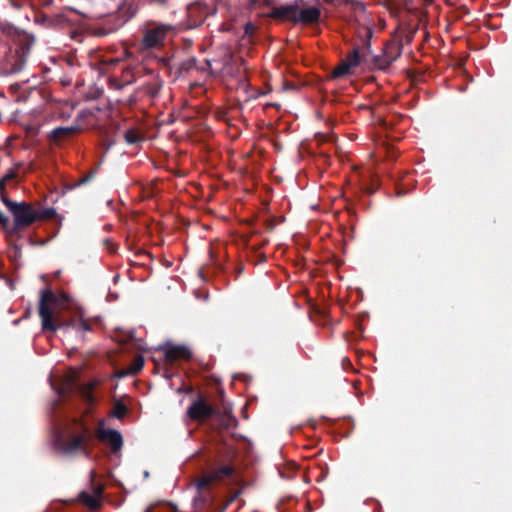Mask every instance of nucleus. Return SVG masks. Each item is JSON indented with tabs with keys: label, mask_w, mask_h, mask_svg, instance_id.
<instances>
[{
	"label": "nucleus",
	"mask_w": 512,
	"mask_h": 512,
	"mask_svg": "<svg viewBox=\"0 0 512 512\" xmlns=\"http://www.w3.org/2000/svg\"><path fill=\"white\" fill-rule=\"evenodd\" d=\"M371 34H372L371 29H370L369 27H366V28H365V31H364V35H365V37H366V38H370V37H371Z\"/></svg>",
	"instance_id": "31"
},
{
	"label": "nucleus",
	"mask_w": 512,
	"mask_h": 512,
	"mask_svg": "<svg viewBox=\"0 0 512 512\" xmlns=\"http://www.w3.org/2000/svg\"><path fill=\"white\" fill-rule=\"evenodd\" d=\"M39 316L43 331L56 332L58 329L92 331V325L99 318H88L81 307L69 303L66 293L57 295L47 288L40 292Z\"/></svg>",
	"instance_id": "1"
},
{
	"label": "nucleus",
	"mask_w": 512,
	"mask_h": 512,
	"mask_svg": "<svg viewBox=\"0 0 512 512\" xmlns=\"http://www.w3.org/2000/svg\"><path fill=\"white\" fill-rule=\"evenodd\" d=\"M217 413V408L210 405L203 395H199L188 407L187 416L190 420L204 423Z\"/></svg>",
	"instance_id": "7"
},
{
	"label": "nucleus",
	"mask_w": 512,
	"mask_h": 512,
	"mask_svg": "<svg viewBox=\"0 0 512 512\" xmlns=\"http://www.w3.org/2000/svg\"><path fill=\"white\" fill-rule=\"evenodd\" d=\"M6 183H7V182H6V181H4V179H3V178H1V179H0V199H1V201H2V202H3V197H7V196L5 195V192H4V191H5Z\"/></svg>",
	"instance_id": "24"
},
{
	"label": "nucleus",
	"mask_w": 512,
	"mask_h": 512,
	"mask_svg": "<svg viewBox=\"0 0 512 512\" xmlns=\"http://www.w3.org/2000/svg\"><path fill=\"white\" fill-rule=\"evenodd\" d=\"M97 167L89 171L87 174L76 180L73 184H69L66 187L68 189H74L76 187L82 186L90 182L97 174Z\"/></svg>",
	"instance_id": "16"
},
{
	"label": "nucleus",
	"mask_w": 512,
	"mask_h": 512,
	"mask_svg": "<svg viewBox=\"0 0 512 512\" xmlns=\"http://www.w3.org/2000/svg\"><path fill=\"white\" fill-rule=\"evenodd\" d=\"M209 15V8L205 2L196 1L187 7V20L190 27L201 25Z\"/></svg>",
	"instance_id": "11"
},
{
	"label": "nucleus",
	"mask_w": 512,
	"mask_h": 512,
	"mask_svg": "<svg viewBox=\"0 0 512 512\" xmlns=\"http://www.w3.org/2000/svg\"><path fill=\"white\" fill-rule=\"evenodd\" d=\"M234 454L227 452L225 456L215 459L207 473L197 480L196 486L199 492L211 489L214 485L225 483L226 480L234 479L236 469L233 464Z\"/></svg>",
	"instance_id": "3"
},
{
	"label": "nucleus",
	"mask_w": 512,
	"mask_h": 512,
	"mask_svg": "<svg viewBox=\"0 0 512 512\" xmlns=\"http://www.w3.org/2000/svg\"><path fill=\"white\" fill-rule=\"evenodd\" d=\"M55 208L36 209V221L52 219L56 215Z\"/></svg>",
	"instance_id": "18"
},
{
	"label": "nucleus",
	"mask_w": 512,
	"mask_h": 512,
	"mask_svg": "<svg viewBox=\"0 0 512 512\" xmlns=\"http://www.w3.org/2000/svg\"><path fill=\"white\" fill-rule=\"evenodd\" d=\"M353 7H354V12H355L356 10L364 11V9H365V7H364L363 3L355 2V1H354V4H353Z\"/></svg>",
	"instance_id": "27"
},
{
	"label": "nucleus",
	"mask_w": 512,
	"mask_h": 512,
	"mask_svg": "<svg viewBox=\"0 0 512 512\" xmlns=\"http://www.w3.org/2000/svg\"><path fill=\"white\" fill-rule=\"evenodd\" d=\"M78 131L77 126L57 127L49 135L50 142L59 145L61 142L69 139Z\"/></svg>",
	"instance_id": "14"
},
{
	"label": "nucleus",
	"mask_w": 512,
	"mask_h": 512,
	"mask_svg": "<svg viewBox=\"0 0 512 512\" xmlns=\"http://www.w3.org/2000/svg\"><path fill=\"white\" fill-rule=\"evenodd\" d=\"M28 53L29 48L23 47L20 50H16L14 53H11L6 59L4 66L5 72L8 74L21 72L26 64Z\"/></svg>",
	"instance_id": "12"
},
{
	"label": "nucleus",
	"mask_w": 512,
	"mask_h": 512,
	"mask_svg": "<svg viewBox=\"0 0 512 512\" xmlns=\"http://www.w3.org/2000/svg\"><path fill=\"white\" fill-rule=\"evenodd\" d=\"M124 73H125V76H124L125 77V80H124L125 84H130V83L134 82L133 76H131V78H128V74L130 73L129 69H127Z\"/></svg>",
	"instance_id": "26"
},
{
	"label": "nucleus",
	"mask_w": 512,
	"mask_h": 512,
	"mask_svg": "<svg viewBox=\"0 0 512 512\" xmlns=\"http://www.w3.org/2000/svg\"><path fill=\"white\" fill-rule=\"evenodd\" d=\"M124 138L129 144H136L143 139L139 131L136 129L127 130L124 134Z\"/></svg>",
	"instance_id": "19"
},
{
	"label": "nucleus",
	"mask_w": 512,
	"mask_h": 512,
	"mask_svg": "<svg viewBox=\"0 0 512 512\" xmlns=\"http://www.w3.org/2000/svg\"><path fill=\"white\" fill-rule=\"evenodd\" d=\"M151 1L159 6H165L168 2V0H151Z\"/></svg>",
	"instance_id": "30"
},
{
	"label": "nucleus",
	"mask_w": 512,
	"mask_h": 512,
	"mask_svg": "<svg viewBox=\"0 0 512 512\" xmlns=\"http://www.w3.org/2000/svg\"><path fill=\"white\" fill-rule=\"evenodd\" d=\"M344 264H345V260L338 258V257L335 258L334 265H335L336 269L339 270Z\"/></svg>",
	"instance_id": "25"
},
{
	"label": "nucleus",
	"mask_w": 512,
	"mask_h": 512,
	"mask_svg": "<svg viewBox=\"0 0 512 512\" xmlns=\"http://www.w3.org/2000/svg\"><path fill=\"white\" fill-rule=\"evenodd\" d=\"M252 2L256 3V2H257V0H252Z\"/></svg>",
	"instance_id": "39"
},
{
	"label": "nucleus",
	"mask_w": 512,
	"mask_h": 512,
	"mask_svg": "<svg viewBox=\"0 0 512 512\" xmlns=\"http://www.w3.org/2000/svg\"><path fill=\"white\" fill-rule=\"evenodd\" d=\"M341 365H342L343 370H345V371L348 370V368L352 365L350 358L348 356H344L342 358Z\"/></svg>",
	"instance_id": "23"
},
{
	"label": "nucleus",
	"mask_w": 512,
	"mask_h": 512,
	"mask_svg": "<svg viewBox=\"0 0 512 512\" xmlns=\"http://www.w3.org/2000/svg\"><path fill=\"white\" fill-rule=\"evenodd\" d=\"M0 224L4 230L9 233V228L11 227L10 221L8 217L0 210Z\"/></svg>",
	"instance_id": "22"
},
{
	"label": "nucleus",
	"mask_w": 512,
	"mask_h": 512,
	"mask_svg": "<svg viewBox=\"0 0 512 512\" xmlns=\"http://www.w3.org/2000/svg\"><path fill=\"white\" fill-rule=\"evenodd\" d=\"M353 59H354V66H355L358 63V59H359L358 52L355 49H354Z\"/></svg>",
	"instance_id": "33"
},
{
	"label": "nucleus",
	"mask_w": 512,
	"mask_h": 512,
	"mask_svg": "<svg viewBox=\"0 0 512 512\" xmlns=\"http://www.w3.org/2000/svg\"><path fill=\"white\" fill-rule=\"evenodd\" d=\"M97 439L110 446L111 452L118 453L123 446V438L119 431L115 429L98 428L96 431Z\"/></svg>",
	"instance_id": "10"
},
{
	"label": "nucleus",
	"mask_w": 512,
	"mask_h": 512,
	"mask_svg": "<svg viewBox=\"0 0 512 512\" xmlns=\"http://www.w3.org/2000/svg\"><path fill=\"white\" fill-rule=\"evenodd\" d=\"M3 204L13 216V224L9 228V235L18 236L22 231L36 222V209L28 202H15L3 197Z\"/></svg>",
	"instance_id": "5"
},
{
	"label": "nucleus",
	"mask_w": 512,
	"mask_h": 512,
	"mask_svg": "<svg viewBox=\"0 0 512 512\" xmlns=\"http://www.w3.org/2000/svg\"><path fill=\"white\" fill-rule=\"evenodd\" d=\"M284 88H285V89H287V90H288V89H289V90H292V89H295V86H294L292 83H288V82H286V83L284 84Z\"/></svg>",
	"instance_id": "32"
},
{
	"label": "nucleus",
	"mask_w": 512,
	"mask_h": 512,
	"mask_svg": "<svg viewBox=\"0 0 512 512\" xmlns=\"http://www.w3.org/2000/svg\"><path fill=\"white\" fill-rule=\"evenodd\" d=\"M102 493V488H97L94 491V494H90L86 491H82L78 495V500L85 504L91 510H97L101 506L100 496Z\"/></svg>",
	"instance_id": "15"
},
{
	"label": "nucleus",
	"mask_w": 512,
	"mask_h": 512,
	"mask_svg": "<svg viewBox=\"0 0 512 512\" xmlns=\"http://www.w3.org/2000/svg\"><path fill=\"white\" fill-rule=\"evenodd\" d=\"M259 260H261V261H265V256H263V257H259Z\"/></svg>",
	"instance_id": "38"
},
{
	"label": "nucleus",
	"mask_w": 512,
	"mask_h": 512,
	"mask_svg": "<svg viewBox=\"0 0 512 512\" xmlns=\"http://www.w3.org/2000/svg\"><path fill=\"white\" fill-rule=\"evenodd\" d=\"M144 366V360L141 356L134 359L133 365L130 367L131 374H137Z\"/></svg>",
	"instance_id": "20"
},
{
	"label": "nucleus",
	"mask_w": 512,
	"mask_h": 512,
	"mask_svg": "<svg viewBox=\"0 0 512 512\" xmlns=\"http://www.w3.org/2000/svg\"><path fill=\"white\" fill-rule=\"evenodd\" d=\"M218 425L225 430L235 428L238 424L236 417L232 414V408L224 406L223 412L217 408V413L213 416Z\"/></svg>",
	"instance_id": "13"
},
{
	"label": "nucleus",
	"mask_w": 512,
	"mask_h": 512,
	"mask_svg": "<svg viewBox=\"0 0 512 512\" xmlns=\"http://www.w3.org/2000/svg\"><path fill=\"white\" fill-rule=\"evenodd\" d=\"M266 17L277 21L291 22L294 25L304 26L316 24L320 21L321 10L316 6L301 8L295 1L291 4L274 6Z\"/></svg>",
	"instance_id": "2"
},
{
	"label": "nucleus",
	"mask_w": 512,
	"mask_h": 512,
	"mask_svg": "<svg viewBox=\"0 0 512 512\" xmlns=\"http://www.w3.org/2000/svg\"><path fill=\"white\" fill-rule=\"evenodd\" d=\"M253 29H254V26L251 23H248L246 25V29L245 30H246L247 33L249 32V30H253Z\"/></svg>",
	"instance_id": "35"
},
{
	"label": "nucleus",
	"mask_w": 512,
	"mask_h": 512,
	"mask_svg": "<svg viewBox=\"0 0 512 512\" xmlns=\"http://www.w3.org/2000/svg\"><path fill=\"white\" fill-rule=\"evenodd\" d=\"M20 164H17L15 167L10 168L5 175L2 177L4 181L8 182L10 180L16 179L18 176V167Z\"/></svg>",
	"instance_id": "21"
},
{
	"label": "nucleus",
	"mask_w": 512,
	"mask_h": 512,
	"mask_svg": "<svg viewBox=\"0 0 512 512\" xmlns=\"http://www.w3.org/2000/svg\"><path fill=\"white\" fill-rule=\"evenodd\" d=\"M128 413V407L120 400L115 401L111 415L117 419H122Z\"/></svg>",
	"instance_id": "17"
},
{
	"label": "nucleus",
	"mask_w": 512,
	"mask_h": 512,
	"mask_svg": "<svg viewBox=\"0 0 512 512\" xmlns=\"http://www.w3.org/2000/svg\"><path fill=\"white\" fill-rule=\"evenodd\" d=\"M343 338L347 342L348 348H350V332H348V331L344 332L343 333Z\"/></svg>",
	"instance_id": "29"
},
{
	"label": "nucleus",
	"mask_w": 512,
	"mask_h": 512,
	"mask_svg": "<svg viewBox=\"0 0 512 512\" xmlns=\"http://www.w3.org/2000/svg\"><path fill=\"white\" fill-rule=\"evenodd\" d=\"M141 48L143 50L162 48L168 38L176 34V27L169 23L149 20L141 29Z\"/></svg>",
	"instance_id": "4"
},
{
	"label": "nucleus",
	"mask_w": 512,
	"mask_h": 512,
	"mask_svg": "<svg viewBox=\"0 0 512 512\" xmlns=\"http://www.w3.org/2000/svg\"><path fill=\"white\" fill-rule=\"evenodd\" d=\"M166 365L172 366L177 361H189L192 358L191 350L185 345L167 344L162 348Z\"/></svg>",
	"instance_id": "8"
},
{
	"label": "nucleus",
	"mask_w": 512,
	"mask_h": 512,
	"mask_svg": "<svg viewBox=\"0 0 512 512\" xmlns=\"http://www.w3.org/2000/svg\"><path fill=\"white\" fill-rule=\"evenodd\" d=\"M259 260H261V261H265V256H263V257H259Z\"/></svg>",
	"instance_id": "37"
},
{
	"label": "nucleus",
	"mask_w": 512,
	"mask_h": 512,
	"mask_svg": "<svg viewBox=\"0 0 512 512\" xmlns=\"http://www.w3.org/2000/svg\"><path fill=\"white\" fill-rule=\"evenodd\" d=\"M80 431L77 434H70L66 437L59 435L55 440L57 450L65 455H74L82 453L90 456L89 443L92 440V432L89 427L83 423H79Z\"/></svg>",
	"instance_id": "6"
},
{
	"label": "nucleus",
	"mask_w": 512,
	"mask_h": 512,
	"mask_svg": "<svg viewBox=\"0 0 512 512\" xmlns=\"http://www.w3.org/2000/svg\"><path fill=\"white\" fill-rule=\"evenodd\" d=\"M160 62L162 63L163 66H168L169 65V59L160 58Z\"/></svg>",
	"instance_id": "34"
},
{
	"label": "nucleus",
	"mask_w": 512,
	"mask_h": 512,
	"mask_svg": "<svg viewBox=\"0 0 512 512\" xmlns=\"http://www.w3.org/2000/svg\"><path fill=\"white\" fill-rule=\"evenodd\" d=\"M158 91H159V88H157V87H151V88H149L148 93H149L152 97H155V96L158 94Z\"/></svg>",
	"instance_id": "28"
},
{
	"label": "nucleus",
	"mask_w": 512,
	"mask_h": 512,
	"mask_svg": "<svg viewBox=\"0 0 512 512\" xmlns=\"http://www.w3.org/2000/svg\"><path fill=\"white\" fill-rule=\"evenodd\" d=\"M350 76H352V50H348L345 59L341 60L331 71L328 79L340 86L342 81L349 79Z\"/></svg>",
	"instance_id": "9"
},
{
	"label": "nucleus",
	"mask_w": 512,
	"mask_h": 512,
	"mask_svg": "<svg viewBox=\"0 0 512 512\" xmlns=\"http://www.w3.org/2000/svg\"><path fill=\"white\" fill-rule=\"evenodd\" d=\"M345 215H346L347 217H349V216H350V212H349V209H348V208H347V211H346V213L344 214V216H345Z\"/></svg>",
	"instance_id": "36"
}]
</instances>
